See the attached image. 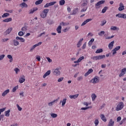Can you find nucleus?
Segmentation results:
<instances>
[{
	"label": "nucleus",
	"mask_w": 126,
	"mask_h": 126,
	"mask_svg": "<svg viewBox=\"0 0 126 126\" xmlns=\"http://www.w3.org/2000/svg\"><path fill=\"white\" fill-rule=\"evenodd\" d=\"M120 49H121V46H117L116 47H115L113 50L112 52H113V55H116V54H117V51H119V50H120Z\"/></svg>",
	"instance_id": "obj_11"
},
{
	"label": "nucleus",
	"mask_w": 126,
	"mask_h": 126,
	"mask_svg": "<svg viewBox=\"0 0 126 126\" xmlns=\"http://www.w3.org/2000/svg\"><path fill=\"white\" fill-rule=\"evenodd\" d=\"M17 89H18V86H15L14 87L13 89H12V92H15V91H16V90H17Z\"/></svg>",
	"instance_id": "obj_47"
},
{
	"label": "nucleus",
	"mask_w": 126,
	"mask_h": 126,
	"mask_svg": "<svg viewBox=\"0 0 126 126\" xmlns=\"http://www.w3.org/2000/svg\"><path fill=\"white\" fill-rule=\"evenodd\" d=\"M85 48H86V42H85L82 46V49L83 50H84V49H85Z\"/></svg>",
	"instance_id": "obj_62"
},
{
	"label": "nucleus",
	"mask_w": 126,
	"mask_h": 126,
	"mask_svg": "<svg viewBox=\"0 0 126 126\" xmlns=\"http://www.w3.org/2000/svg\"><path fill=\"white\" fill-rule=\"evenodd\" d=\"M42 2H43V0H38L35 2V4L36 5H38L39 4H41Z\"/></svg>",
	"instance_id": "obj_38"
},
{
	"label": "nucleus",
	"mask_w": 126,
	"mask_h": 126,
	"mask_svg": "<svg viewBox=\"0 0 126 126\" xmlns=\"http://www.w3.org/2000/svg\"><path fill=\"white\" fill-rule=\"evenodd\" d=\"M20 5L22 8H23V7H28V5H27V4H26L25 2L22 3L20 4Z\"/></svg>",
	"instance_id": "obj_31"
},
{
	"label": "nucleus",
	"mask_w": 126,
	"mask_h": 126,
	"mask_svg": "<svg viewBox=\"0 0 126 126\" xmlns=\"http://www.w3.org/2000/svg\"><path fill=\"white\" fill-rule=\"evenodd\" d=\"M89 108H92V107H82L81 108V110H88Z\"/></svg>",
	"instance_id": "obj_57"
},
{
	"label": "nucleus",
	"mask_w": 126,
	"mask_h": 126,
	"mask_svg": "<svg viewBox=\"0 0 126 126\" xmlns=\"http://www.w3.org/2000/svg\"><path fill=\"white\" fill-rule=\"evenodd\" d=\"M46 59H47V61H48V62L49 63H52V62H53V61L52 60V59H50V58H49V57H47Z\"/></svg>",
	"instance_id": "obj_63"
},
{
	"label": "nucleus",
	"mask_w": 126,
	"mask_h": 126,
	"mask_svg": "<svg viewBox=\"0 0 126 126\" xmlns=\"http://www.w3.org/2000/svg\"><path fill=\"white\" fill-rule=\"evenodd\" d=\"M18 35L19 36H23V35H24V32H18Z\"/></svg>",
	"instance_id": "obj_55"
},
{
	"label": "nucleus",
	"mask_w": 126,
	"mask_h": 126,
	"mask_svg": "<svg viewBox=\"0 0 126 126\" xmlns=\"http://www.w3.org/2000/svg\"><path fill=\"white\" fill-rule=\"evenodd\" d=\"M92 83L96 84L99 82V78L97 76L94 77L93 79L91 80Z\"/></svg>",
	"instance_id": "obj_7"
},
{
	"label": "nucleus",
	"mask_w": 126,
	"mask_h": 126,
	"mask_svg": "<svg viewBox=\"0 0 126 126\" xmlns=\"http://www.w3.org/2000/svg\"><path fill=\"white\" fill-rule=\"evenodd\" d=\"M115 121H113V119H110L109 122L108 126H114Z\"/></svg>",
	"instance_id": "obj_26"
},
{
	"label": "nucleus",
	"mask_w": 126,
	"mask_h": 126,
	"mask_svg": "<svg viewBox=\"0 0 126 126\" xmlns=\"http://www.w3.org/2000/svg\"><path fill=\"white\" fill-rule=\"evenodd\" d=\"M8 16H9V13H5L2 15V18H4V17H7Z\"/></svg>",
	"instance_id": "obj_40"
},
{
	"label": "nucleus",
	"mask_w": 126,
	"mask_h": 126,
	"mask_svg": "<svg viewBox=\"0 0 126 126\" xmlns=\"http://www.w3.org/2000/svg\"><path fill=\"white\" fill-rule=\"evenodd\" d=\"M84 59V56H82V57H80L78 59V61H79V63H80V62H81V61H82V60H83Z\"/></svg>",
	"instance_id": "obj_53"
},
{
	"label": "nucleus",
	"mask_w": 126,
	"mask_h": 126,
	"mask_svg": "<svg viewBox=\"0 0 126 126\" xmlns=\"http://www.w3.org/2000/svg\"><path fill=\"white\" fill-rule=\"evenodd\" d=\"M116 17H119V18H123L124 19H126V14L119 13L116 15Z\"/></svg>",
	"instance_id": "obj_5"
},
{
	"label": "nucleus",
	"mask_w": 126,
	"mask_h": 126,
	"mask_svg": "<svg viewBox=\"0 0 126 126\" xmlns=\"http://www.w3.org/2000/svg\"><path fill=\"white\" fill-rule=\"evenodd\" d=\"M10 21H12V18H11L5 19L2 21L3 22H6V23L10 22Z\"/></svg>",
	"instance_id": "obj_32"
},
{
	"label": "nucleus",
	"mask_w": 126,
	"mask_h": 126,
	"mask_svg": "<svg viewBox=\"0 0 126 126\" xmlns=\"http://www.w3.org/2000/svg\"><path fill=\"white\" fill-rule=\"evenodd\" d=\"M103 3H105V0H102L97 2L95 4V8L96 9H98V8H100L101 6H100L101 4H103Z\"/></svg>",
	"instance_id": "obj_4"
},
{
	"label": "nucleus",
	"mask_w": 126,
	"mask_h": 126,
	"mask_svg": "<svg viewBox=\"0 0 126 126\" xmlns=\"http://www.w3.org/2000/svg\"><path fill=\"white\" fill-rule=\"evenodd\" d=\"M16 106H17V108H18V111H22V108H21V107L19 106V105L17 104Z\"/></svg>",
	"instance_id": "obj_56"
},
{
	"label": "nucleus",
	"mask_w": 126,
	"mask_h": 126,
	"mask_svg": "<svg viewBox=\"0 0 126 126\" xmlns=\"http://www.w3.org/2000/svg\"><path fill=\"white\" fill-rule=\"evenodd\" d=\"M63 80V77H61L58 79V82H62Z\"/></svg>",
	"instance_id": "obj_59"
},
{
	"label": "nucleus",
	"mask_w": 126,
	"mask_h": 126,
	"mask_svg": "<svg viewBox=\"0 0 126 126\" xmlns=\"http://www.w3.org/2000/svg\"><path fill=\"white\" fill-rule=\"evenodd\" d=\"M87 6L85 7L81 10V12H84V11H86V10H87Z\"/></svg>",
	"instance_id": "obj_49"
},
{
	"label": "nucleus",
	"mask_w": 126,
	"mask_h": 126,
	"mask_svg": "<svg viewBox=\"0 0 126 126\" xmlns=\"http://www.w3.org/2000/svg\"><path fill=\"white\" fill-rule=\"evenodd\" d=\"M125 9V6L124 5V4L122 2L120 3V7L118 8V10L119 11H122Z\"/></svg>",
	"instance_id": "obj_12"
},
{
	"label": "nucleus",
	"mask_w": 126,
	"mask_h": 126,
	"mask_svg": "<svg viewBox=\"0 0 126 126\" xmlns=\"http://www.w3.org/2000/svg\"><path fill=\"white\" fill-rule=\"evenodd\" d=\"M125 106V104H124V102H120L117 105V107H116V111L117 112H119V111H121V110H123V108H124Z\"/></svg>",
	"instance_id": "obj_1"
},
{
	"label": "nucleus",
	"mask_w": 126,
	"mask_h": 126,
	"mask_svg": "<svg viewBox=\"0 0 126 126\" xmlns=\"http://www.w3.org/2000/svg\"><path fill=\"white\" fill-rule=\"evenodd\" d=\"M78 96H79V94H76L74 95H70L69 97L70 99H76V98L78 97Z\"/></svg>",
	"instance_id": "obj_21"
},
{
	"label": "nucleus",
	"mask_w": 126,
	"mask_h": 126,
	"mask_svg": "<svg viewBox=\"0 0 126 126\" xmlns=\"http://www.w3.org/2000/svg\"><path fill=\"white\" fill-rule=\"evenodd\" d=\"M5 109H6L5 107L0 109V115H1V113H2V112H4L5 111Z\"/></svg>",
	"instance_id": "obj_52"
},
{
	"label": "nucleus",
	"mask_w": 126,
	"mask_h": 126,
	"mask_svg": "<svg viewBox=\"0 0 126 126\" xmlns=\"http://www.w3.org/2000/svg\"><path fill=\"white\" fill-rule=\"evenodd\" d=\"M110 30H111V31H119V30H120V28L116 26H112L110 28Z\"/></svg>",
	"instance_id": "obj_14"
},
{
	"label": "nucleus",
	"mask_w": 126,
	"mask_h": 126,
	"mask_svg": "<svg viewBox=\"0 0 126 126\" xmlns=\"http://www.w3.org/2000/svg\"><path fill=\"white\" fill-rule=\"evenodd\" d=\"M24 81H25V76H24V75H22L19 78V82H20V83L21 84L23 83Z\"/></svg>",
	"instance_id": "obj_9"
},
{
	"label": "nucleus",
	"mask_w": 126,
	"mask_h": 126,
	"mask_svg": "<svg viewBox=\"0 0 126 126\" xmlns=\"http://www.w3.org/2000/svg\"><path fill=\"white\" fill-rule=\"evenodd\" d=\"M12 31V28H9L4 32L5 35H8Z\"/></svg>",
	"instance_id": "obj_18"
},
{
	"label": "nucleus",
	"mask_w": 126,
	"mask_h": 126,
	"mask_svg": "<svg viewBox=\"0 0 126 126\" xmlns=\"http://www.w3.org/2000/svg\"><path fill=\"white\" fill-rule=\"evenodd\" d=\"M92 72H93V69H90L85 74V76H88V75H89L90 73H92Z\"/></svg>",
	"instance_id": "obj_28"
},
{
	"label": "nucleus",
	"mask_w": 126,
	"mask_h": 126,
	"mask_svg": "<svg viewBox=\"0 0 126 126\" xmlns=\"http://www.w3.org/2000/svg\"><path fill=\"white\" fill-rule=\"evenodd\" d=\"M10 92L9 89H7L3 92V93L2 94V96L3 97H5V96H6L7 94Z\"/></svg>",
	"instance_id": "obj_24"
},
{
	"label": "nucleus",
	"mask_w": 126,
	"mask_h": 126,
	"mask_svg": "<svg viewBox=\"0 0 126 126\" xmlns=\"http://www.w3.org/2000/svg\"><path fill=\"white\" fill-rule=\"evenodd\" d=\"M53 74L56 76H59V75H61V70H60V68L57 67L53 71Z\"/></svg>",
	"instance_id": "obj_3"
},
{
	"label": "nucleus",
	"mask_w": 126,
	"mask_h": 126,
	"mask_svg": "<svg viewBox=\"0 0 126 126\" xmlns=\"http://www.w3.org/2000/svg\"><path fill=\"white\" fill-rule=\"evenodd\" d=\"M48 12H49V9H45L40 14L41 17H42V18H45V17H47Z\"/></svg>",
	"instance_id": "obj_2"
},
{
	"label": "nucleus",
	"mask_w": 126,
	"mask_h": 126,
	"mask_svg": "<svg viewBox=\"0 0 126 126\" xmlns=\"http://www.w3.org/2000/svg\"><path fill=\"white\" fill-rule=\"evenodd\" d=\"M106 56L105 55H99L98 56V60H103V59H105Z\"/></svg>",
	"instance_id": "obj_42"
},
{
	"label": "nucleus",
	"mask_w": 126,
	"mask_h": 126,
	"mask_svg": "<svg viewBox=\"0 0 126 126\" xmlns=\"http://www.w3.org/2000/svg\"><path fill=\"white\" fill-rule=\"evenodd\" d=\"M41 45H42V42H39L38 43L33 45V46H32V47L31 48L30 52H32L33 50H34L36 47H39V46H41Z\"/></svg>",
	"instance_id": "obj_6"
},
{
	"label": "nucleus",
	"mask_w": 126,
	"mask_h": 126,
	"mask_svg": "<svg viewBox=\"0 0 126 126\" xmlns=\"http://www.w3.org/2000/svg\"><path fill=\"white\" fill-rule=\"evenodd\" d=\"M56 30L59 34L62 33V26H59Z\"/></svg>",
	"instance_id": "obj_29"
},
{
	"label": "nucleus",
	"mask_w": 126,
	"mask_h": 126,
	"mask_svg": "<svg viewBox=\"0 0 126 126\" xmlns=\"http://www.w3.org/2000/svg\"><path fill=\"white\" fill-rule=\"evenodd\" d=\"M20 71V70H19V68H15L14 69V71H15L16 74H18L19 71Z\"/></svg>",
	"instance_id": "obj_50"
},
{
	"label": "nucleus",
	"mask_w": 126,
	"mask_h": 126,
	"mask_svg": "<svg viewBox=\"0 0 126 126\" xmlns=\"http://www.w3.org/2000/svg\"><path fill=\"white\" fill-rule=\"evenodd\" d=\"M58 102V99H55L53 101H51L50 102H49L48 105L49 106V107H52L53 105H54V103H57Z\"/></svg>",
	"instance_id": "obj_25"
},
{
	"label": "nucleus",
	"mask_w": 126,
	"mask_h": 126,
	"mask_svg": "<svg viewBox=\"0 0 126 126\" xmlns=\"http://www.w3.org/2000/svg\"><path fill=\"white\" fill-rule=\"evenodd\" d=\"M13 43L14 46H15V47H16L18 46V45H19V42L16 39L13 40Z\"/></svg>",
	"instance_id": "obj_22"
},
{
	"label": "nucleus",
	"mask_w": 126,
	"mask_h": 126,
	"mask_svg": "<svg viewBox=\"0 0 126 126\" xmlns=\"http://www.w3.org/2000/svg\"><path fill=\"white\" fill-rule=\"evenodd\" d=\"M22 31H25L26 32V31L27 30V26H25L24 27H23L21 29Z\"/></svg>",
	"instance_id": "obj_54"
},
{
	"label": "nucleus",
	"mask_w": 126,
	"mask_h": 126,
	"mask_svg": "<svg viewBox=\"0 0 126 126\" xmlns=\"http://www.w3.org/2000/svg\"><path fill=\"white\" fill-rule=\"evenodd\" d=\"M100 118L103 121V122H104V123H106L107 122V118H105V115L104 114H101L100 115Z\"/></svg>",
	"instance_id": "obj_15"
},
{
	"label": "nucleus",
	"mask_w": 126,
	"mask_h": 126,
	"mask_svg": "<svg viewBox=\"0 0 126 126\" xmlns=\"http://www.w3.org/2000/svg\"><path fill=\"white\" fill-rule=\"evenodd\" d=\"M69 23L65 24L64 22H62L61 23H60V25H62V26H65L66 25H68Z\"/></svg>",
	"instance_id": "obj_51"
},
{
	"label": "nucleus",
	"mask_w": 126,
	"mask_h": 126,
	"mask_svg": "<svg viewBox=\"0 0 126 126\" xmlns=\"http://www.w3.org/2000/svg\"><path fill=\"white\" fill-rule=\"evenodd\" d=\"M51 116L52 118H57L58 117V114L56 113H52L51 114Z\"/></svg>",
	"instance_id": "obj_45"
},
{
	"label": "nucleus",
	"mask_w": 126,
	"mask_h": 126,
	"mask_svg": "<svg viewBox=\"0 0 126 126\" xmlns=\"http://www.w3.org/2000/svg\"><path fill=\"white\" fill-rule=\"evenodd\" d=\"M10 110L9 109L7 111H6L5 112V117H9V116L10 115Z\"/></svg>",
	"instance_id": "obj_34"
},
{
	"label": "nucleus",
	"mask_w": 126,
	"mask_h": 126,
	"mask_svg": "<svg viewBox=\"0 0 126 126\" xmlns=\"http://www.w3.org/2000/svg\"><path fill=\"white\" fill-rule=\"evenodd\" d=\"M94 123L95 126H98L99 125V120L95 119L94 120Z\"/></svg>",
	"instance_id": "obj_43"
},
{
	"label": "nucleus",
	"mask_w": 126,
	"mask_h": 126,
	"mask_svg": "<svg viewBox=\"0 0 126 126\" xmlns=\"http://www.w3.org/2000/svg\"><path fill=\"white\" fill-rule=\"evenodd\" d=\"M115 43L114 41H112L111 42H110L108 45V48L109 50H112L113 49V47H114V44Z\"/></svg>",
	"instance_id": "obj_19"
},
{
	"label": "nucleus",
	"mask_w": 126,
	"mask_h": 126,
	"mask_svg": "<svg viewBox=\"0 0 126 126\" xmlns=\"http://www.w3.org/2000/svg\"><path fill=\"white\" fill-rule=\"evenodd\" d=\"M82 41H83V38L80 39L77 44V48H80V47L82 45Z\"/></svg>",
	"instance_id": "obj_20"
},
{
	"label": "nucleus",
	"mask_w": 126,
	"mask_h": 126,
	"mask_svg": "<svg viewBox=\"0 0 126 126\" xmlns=\"http://www.w3.org/2000/svg\"><path fill=\"white\" fill-rule=\"evenodd\" d=\"M94 38H92L88 43V45L89 46V47H91V45H92V43H93V42H94Z\"/></svg>",
	"instance_id": "obj_36"
},
{
	"label": "nucleus",
	"mask_w": 126,
	"mask_h": 126,
	"mask_svg": "<svg viewBox=\"0 0 126 126\" xmlns=\"http://www.w3.org/2000/svg\"><path fill=\"white\" fill-rule=\"evenodd\" d=\"M16 40H20L22 43H24L25 42V39L22 37H20L19 36H17L16 37Z\"/></svg>",
	"instance_id": "obj_27"
},
{
	"label": "nucleus",
	"mask_w": 126,
	"mask_h": 126,
	"mask_svg": "<svg viewBox=\"0 0 126 126\" xmlns=\"http://www.w3.org/2000/svg\"><path fill=\"white\" fill-rule=\"evenodd\" d=\"M67 99L63 98V100H61L60 104L62 103V107H64V105L66 103V101Z\"/></svg>",
	"instance_id": "obj_13"
},
{
	"label": "nucleus",
	"mask_w": 126,
	"mask_h": 126,
	"mask_svg": "<svg viewBox=\"0 0 126 126\" xmlns=\"http://www.w3.org/2000/svg\"><path fill=\"white\" fill-rule=\"evenodd\" d=\"M92 99L93 101H94L95 99H96V94H92Z\"/></svg>",
	"instance_id": "obj_44"
},
{
	"label": "nucleus",
	"mask_w": 126,
	"mask_h": 126,
	"mask_svg": "<svg viewBox=\"0 0 126 126\" xmlns=\"http://www.w3.org/2000/svg\"><path fill=\"white\" fill-rule=\"evenodd\" d=\"M64 3H65V1L64 0H61L59 1L60 5H64Z\"/></svg>",
	"instance_id": "obj_39"
},
{
	"label": "nucleus",
	"mask_w": 126,
	"mask_h": 126,
	"mask_svg": "<svg viewBox=\"0 0 126 126\" xmlns=\"http://www.w3.org/2000/svg\"><path fill=\"white\" fill-rule=\"evenodd\" d=\"M88 1H87V0H86L85 1H83V4H82V6L83 7H86V6H87V3H88Z\"/></svg>",
	"instance_id": "obj_33"
},
{
	"label": "nucleus",
	"mask_w": 126,
	"mask_h": 126,
	"mask_svg": "<svg viewBox=\"0 0 126 126\" xmlns=\"http://www.w3.org/2000/svg\"><path fill=\"white\" fill-rule=\"evenodd\" d=\"M51 74V70L47 71L43 76V78H45L47 77V76H49Z\"/></svg>",
	"instance_id": "obj_23"
},
{
	"label": "nucleus",
	"mask_w": 126,
	"mask_h": 126,
	"mask_svg": "<svg viewBox=\"0 0 126 126\" xmlns=\"http://www.w3.org/2000/svg\"><path fill=\"white\" fill-rule=\"evenodd\" d=\"M92 20V19H87L86 21H84L83 23L81 25V26H84V25L87 24V23H88V22H89L90 21H91Z\"/></svg>",
	"instance_id": "obj_16"
},
{
	"label": "nucleus",
	"mask_w": 126,
	"mask_h": 126,
	"mask_svg": "<svg viewBox=\"0 0 126 126\" xmlns=\"http://www.w3.org/2000/svg\"><path fill=\"white\" fill-rule=\"evenodd\" d=\"M108 8H109L108 6H105L101 11L102 13H105V12L107 11V9H108Z\"/></svg>",
	"instance_id": "obj_37"
},
{
	"label": "nucleus",
	"mask_w": 126,
	"mask_h": 126,
	"mask_svg": "<svg viewBox=\"0 0 126 126\" xmlns=\"http://www.w3.org/2000/svg\"><path fill=\"white\" fill-rule=\"evenodd\" d=\"M103 52V49H97L95 51V54H100V53H102Z\"/></svg>",
	"instance_id": "obj_41"
},
{
	"label": "nucleus",
	"mask_w": 126,
	"mask_h": 126,
	"mask_svg": "<svg viewBox=\"0 0 126 126\" xmlns=\"http://www.w3.org/2000/svg\"><path fill=\"white\" fill-rule=\"evenodd\" d=\"M36 59L37 60L38 62H40V61H41V57H40V56H37L36 57Z\"/></svg>",
	"instance_id": "obj_58"
},
{
	"label": "nucleus",
	"mask_w": 126,
	"mask_h": 126,
	"mask_svg": "<svg viewBox=\"0 0 126 126\" xmlns=\"http://www.w3.org/2000/svg\"><path fill=\"white\" fill-rule=\"evenodd\" d=\"M121 120H122V117H121V116L118 117L117 119V122H121Z\"/></svg>",
	"instance_id": "obj_64"
},
{
	"label": "nucleus",
	"mask_w": 126,
	"mask_h": 126,
	"mask_svg": "<svg viewBox=\"0 0 126 126\" xmlns=\"http://www.w3.org/2000/svg\"><path fill=\"white\" fill-rule=\"evenodd\" d=\"M38 10V8L37 7H34L33 9H32L30 10L29 14H32L35 12V11H37Z\"/></svg>",
	"instance_id": "obj_17"
},
{
	"label": "nucleus",
	"mask_w": 126,
	"mask_h": 126,
	"mask_svg": "<svg viewBox=\"0 0 126 126\" xmlns=\"http://www.w3.org/2000/svg\"><path fill=\"white\" fill-rule=\"evenodd\" d=\"M56 3H57V1H53L50 2L49 3H47L44 5V7L46 8L47 7H49V6H52V5L56 4Z\"/></svg>",
	"instance_id": "obj_8"
},
{
	"label": "nucleus",
	"mask_w": 126,
	"mask_h": 126,
	"mask_svg": "<svg viewBox=\"0 0 126 126\" xmlns=\"http://www.w3.org/2000/svg\"><path fill=\"white\" fill-rule=\"evenodd\" d=\"M5 57V55L4 54L0 56V61H1Z\"/></svg>",
	"instance_id": "obj_61"
},
{
	"label": "nucleus",
	"mask_w": 126,
	"mask_h": 126,
	"mask_svg": "<svg viewBox=\"0 0 126 126\" xmlns=\"http://www.w3.org/2000/svg\"><path fill=\"white\" fill-rule=\"evenodd\" d=\"M83 78V77H82V76H81L77 78V80H78V81H80V80H82Z\"/></svg>",
	"instance_id": "obj_60"
},
{
	"label": "nucleus",
	"mask_w": 126,
	"mask_h": 126,
	"mask_svg": "<svg viewBox=\"0 0 126 126\" xmlns=\"http://www.w3.org/2000/svg\"><path fill=\"white\" fill-rule=\"evenodd\" d=\"M105 34V32L104 31H101L100 32L98 33V35L102 37Z\"/></svg>",
	"instance_id": "obj_46"
},
{
	"label": "nucleus",
	"mask_w": 126,
	"mask_h": 126,
	"mask_svg": "<svg viewBox=\"0 0 126 126\" xmlns=\"http://www.w3.org/2000/svg\"><path fill=\"white\" fill-rule=\"evenodd\" d=\"M78 12V8H74L73 10V12L71 14L72 15H74L75 14H76Z\"/></svg>",
	"instance_id": "obj_30"
},
{
	"label": "nucleus",
	"mask_w": 126,
	"mask_h": 126,
	"mask_svg": "<svg viewBox=\"0 0 126 126\" xmlns=\"http://www.w3.org/2000/svg\"><path fill=\"white\" fill-rule=\"evenodd\" d=\"M106 23H107V21H106L105 20H104L101 22V24H100V25L101 26H104V25H105Z\"/></svg>",
	"instance_id": "obj_48"
},
{
	"label": "nucleus",
	"mask_w": 126,
	"mask_h": 126,
	"mask_svg": "<svg viewBox=\"0 0 126 126\" xmlns=\"http://www.w3.org/2000/svg\"><path fill=\"white\" fill-rule=\"evenodd\" d=\"M7 57L8 59H9V60H10L9 62L12 63V61H13V58H12V56H11L10 55H8Z\"/></svg>",
	"instance_id": "obj_35"
},
{
	"label": "nucleus",
	"mask_w": 126,
	"mask_h": 126,
	"mask_svg": "<svg viewBox=\"0 0 126 126\" xmlns=\"http://www.w3.org/2000/svg\"><path fill=\"white\" fill-rule=\"evenodd\" d=\"M126 73V68H124L121 70V73L119 74V77H122L124 76Z\"/></svg>",
	"instance_id": "obj_10"
}]
</instances>
